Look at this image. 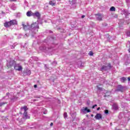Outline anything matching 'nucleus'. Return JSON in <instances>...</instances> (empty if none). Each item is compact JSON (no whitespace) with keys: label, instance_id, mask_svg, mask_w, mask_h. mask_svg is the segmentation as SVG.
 Listing matches in <instances>:
<instances>
[{"label":"nucleus","instance_id":"obj_1","mask_svg":"<svg viewBox=\"0 0 130 130\" xmlns=\"http://www.w3.org/2000/svg\"><path fill=\"white\" fill-rule=\"evenodd\" d=\"M20 109L21 111L22 110H24L23 116V119H29L30 118V116L28 115V112H27V110H28V107H27V106L21 107Z\"/></svg>","mask_w":130,"mask_h":130},{"label":"nucleus","instance_id":"obj_2","mask_svg":"<svg viewBox=\"0 0 130 130\" xmlns=\"http://www.w3.org/2000/svg\"><path fill=\"white\" fill-rule=\"evenodd\" d=\"M14 25H17L16 20H11L10 21L6 22L4 23V26L6 28H9V27H11V26H13Z\"/></svg>","mask_w":130,"mask_h":130},{"label":"nucleus","instance_id":"obj_3","mask_svg":"<svg viewBox=\"0 0 130 130\" xmlns=\"http://www.w3.org/2000/svg\"><path fill=\"white\" fill-rule=\"evenodd\" d=\"M126 90V88L124 86H122L121 85H119L118 86L117 91H119L120 92H124Z\"/></svg>","mask_w":130,"mask_h":130},{"label":"nucleus","instance_id":"obj_4","mask_svg":"<svg viewBox=\"0 0 130 130\" xmlns=\"http://www.w3.org/2000/svg\"><path fill=\"white\" fill-rule=\"evenodd\" d=\"M16 64V62L14 60H11L8 62L7 67L8 68H12L14 66V64Z\"/></svg>","mask_w":130,"mask_h":130},{"label":"nucleus","instance_id":"obj_5","mask_svg":"<svg viewBox=\"0 0 130 130\" xmlns=\"http://www.w3.org/2000/svg\"><path fill=\"white\" fill-rule=\"evenodd\" d=\"M14 69L16 70V71H18L19 72L23 70V68H22V66H21L19 64H16L14 66Z\"/></svg>","mask_w":130,"mask_h":130},{"label":"nucleus","instance_id":"obj_6","mask_svg":"<svg viewBox=\"0 0 130 130\" xmlns=\"http://www.w3.org/2000/svg\"><path fill=\"white\" fill-rule=\"evenodd\" d=\"M96 19L98 21H102V18H103V15L101 14H98L96 15Z\"/></svg>","mask_w":130,"mask_h":130},{"label":"nucleus","instance_id":"obj_7","mask_svg":"<svg viewBox=\"0 0 130 130\" xmlns=\"http://www.w3.org/2000/svg\"><path fill=\"white\" fill-rule=\"evenodd\" d=\"M94 118H95V119H98V120H99V119H101V118H102V115H101V114H97Z\"/></svg>","mask_w":130,"mask_h":130},{"label":"nucleus","instance_id":"obj_8","mask_svg":"<svg viewBox=\"0 0 130 130\" xmlns=\"http://www.w3.org/2000/svg\"><path fill=\"white\" fill-rule=\"evenodd\" d=\"M82 112H85V111H87V113L91 112V110L90 109H88L87 107H85L84 109L81 110Z\"/></svg>","mask_w":130,"mask_h":130},{"label":"nucleus","instance_id":"obj_9","mask_svg":"<svg viewBox=\"0 0 130 130\" xmlns=\"http://www.w3.org/2000/svg\"><path fill=\"white\" fill-rule=\"evenodd\" d=\"M55 4H56L55 0H53L49 2V4L51 5V6H54Z\"/></svg>","mask_w":130,"mask_h":130},{"label":"nucleus","instance_id":"obj_10","mask_svg":"<svg viewBox=\"0 0 130 130\" xmlns=\"http://www.w3.org/2000/svg\"><path fill=\"white\" fill-rule=\"evenodd\" d=\"M101 70V71H107V70H108V67L107 66H103Z\"/></svg>","mask_w":130,"mask_h":130},{"label":"nucleus","instance_id":"obj_11","mask_svg":"<svg viewBox=\"0 0 130 130\" xmlns=\"http://www.w3.org/2000/svg\"><path fill=\"white\" fill-rule=\"evenodd\" d=\"M113 109H114L115 110H117L118 109V106L116 104H114L113 105Z\"/></svg>","mask_w":130,"mask_h":130},{"label":"nucleus","instance_id":"obj_12","mask_svg":"<svg viewBox=\"0 0 130 130\" xmlns=\"http://www.w3.org/2000/svg\"><path fill=\"white\" fill-rule=\"evenodd\" d=\"M25 73L26 75H27V76H30V75H31V71H30L29 70H26L25 71Z\"/></svg>","mask_w":130,"mask_h":130},{"label":"nucleus","instance_id":"obj_13","mask_svg":"<svg viewBox=\"0 0 130 130\" xmlns=\"http://www.w3.org/2000/svg\"><path fill=\"white\" fill-rule=\"evenodd\" d=\"M111 95V92H107L104 95V97H109Z\"/></svg>","mask_w":130,"mask_h":130},{"label":"nucleus","instance_id":"obj_14","mask_svg":"<svg viewBox=\"0 0 130 130\" xmlns=\"http://www.w3.org/2000/svg\"><path fill=\"white\" fill-rule=\"evenodd\" d=\"M22 26L24 30H27L28 29V25H25V24H24V22H22Z\"/></svg>","mask_w":130,"mask_h":130},{"label":"nucleus","instance_id":"obj_15","mask_svg":"<svg viewBox=\"0 0 130 130\" xmlns=\"http://www.w3.org/2000/svg\"><path fill=\"white\" fill-rule=\"evenodd\" d=\"M26 15L27 16V17H31V16H32V12L28 11L26 13Z\"/></svg>","mask_w":130,"mask_h":130},{"label":"nucleus","instance_id":"obj_16","mask_svg":"<svg viewBox=\"0 0 130 130\" xmlns=\"http://www.w3.org/2000/svg\"><path fill=\"white\" fill-rule=\"evenodd\" d=\"M34 16H36L39 18V17L40 16V14H39V12H36L35 13H34Z\"/></svg>","mask_w":130,"mask_h":130},{"label":"nucleus","instance_id":"obj_17","mask_svg":"<svg viewBox=\"0 0 130 130\" xmlns=\"http://www.w3.org/2000/svg\"><path fill=\"white\" fill-rule=\"evenodd\" d=\"M8 103L7 102H3V103H0V107H2V106H4L5 104H7Z\"/></svg>","mask_w":130,"mask_h":130},{"label":"nucleus","instance_id":"obj_18","mask_svg":"<svg viewBox=\"0 0 130 130\" xmlns=\"http://www.w3.org/2000/svg\"><path fill=\"white\" fill-rule=\"evenodd\" d=\"M110 10L111 12H114V11H115V7H112Z\"/></svg>","mask_w":130,"mask_h":130},{"label":"nucleus","instance_id":"obj_19","mask_svg":"<svg viewBox=\"0 0 130 130\" xmlns=\"http://www.w3.org/2000/svg\"><path fill=\"white\" fill-rule=\"evenodd\" d=\"M126 80V79L124 77H122V78H121V82H122V83H124V82H125Z\"/></svg>","mask_w":130,"mask_h":130},{"label":"nucleus","instance_id":"obj_20","mask_svg":"<svg viewBox=\"0 0 130 130\" xmlns=\"http://www.w3.org/2000/svg\"><path fill=\"white\" fill-rule=\"evenodd\" d=\"M64 118H67L68 117V113L67 112H65L63 114Z\"/></svg>","mask_w":130,"mask_h":130},{"label":"nucleus","instance_id":"obj_21","mask_svg":"<svg viewBox=\"0 0 130 130\" xmlns=\"http://www.w3.org/2000/svg\"><path fill=\"white\" fill-rule=\"evenodd\" d=\"M102 25L103 26V27H106V26H107V23H106V22H103L102 23Z\"/></svg>","mask_w":130,"mask_h":130},{"label":"nucleus","instance_id":"obj_22","mask_svg":"<svg viewBox=\"0 0 130 130\" xmlns=\"http://www.w3.org/2000/svg\"><path fill=\"white\" fill-rule=\"evenodd\" d=\"M98 89L99 90V91H102V88L100 87L99 86H97Z\"/></svg>","mask_w":130,"mask_h":130},{"label":"nucleus","instance_id":"obj_23","mask_svg":"<svg viewBox=\"0 0 130 130\" xmlns=\"http://www.w3.org/2000/svg\"><path fill=\"white\" fill-rule=\"evenodd\" d=\"M126 34H127V36L130 37V31H127Z\"/></svg>","mask_w":130,"mask_h":130},{"label":"nucleus","instance_id":"obj_24","mask_svg":"<svg viewBox=\"0 0 130 130\" xmlns=\"http://www.w3.org/2000/svg\"><path fill=\"white\" fill-rule=\"evenodd\" d=\"M89 55H90V56L93 55V52H92L90 51V52H89Z\"/></svg>","mask_w":130,"mask_h":130},{"label":"nucleus","instance_id":"obj_25","mask_svg":"<svg viewBox=\"0 0 130 130\" xmlns=\"http://www.w3.org/2000/svg\"><path fill=\"white\" fill-rule=\"evenodd\" d=\"M108 112H109L108 110H106L105 111V113L106 114H108Z\"/></svg>","mask_w":130,"mask_h":130},{"label":"nucleus","instance_id":"obj_26","mask_svg":"<svg viewBox=\"0 0 130 130\" xmlns=\"http://www.w3.org/2000/svg\"><path fill=\"white\" fill-rule=\"evenodd\" d=\"M96 106H97V105H94L92 106V108L94 109L95 108V107H96Z\"/></svg>","mask_w":130,"mask_h":130},{"label":"nucleus","instance_id":"obj_27","mask_svg":"<svg viewBox=\"0 0 130 130\" xmlns=\"http://www.w3.org/2000/svg\"><path fill=\"white\" fill-rule=\"evenodd\" d=\"M10 2H17V0H10Z\"/></svg>","mask_w":130,"mask_h":130},{"label":"nucleus","instance_id":"obj_28","mask_svg":"<svg viewBox=\"0 0 130 130\" xmlns=\"http://www.w3.org/2000/svg\"><path fill=\"white\" fill-rule=\"evenodd\" d=\"M81 18H82V19H84V18H85V15H82L81 16Z\"/></svg>","mask_w":130,"mask_h":130},{"label":"nucleus","instance_id":"obj_29","mask_svg":"<svg viewBox=\"0 0 130 130\" xmlns=\"http://www.w3.org/2000/svg\"><path fill=\"white\" fill-rule=\"evenodd\" d=\"M34 88H37V85L35 84L34 86Z\"/></svg>","mask_w":130,"mask_h":130},{"label":"nucleus","instance_id":"obj_30","mask_svg":"<svg viewBox=\"0 0 130 130\" xmlns=\"http://www.w3.org/2000/svg\"><path fill=\"white\" fill-rule=\"evenodd\" d=\"M40 49H41V50H43L44 49H42V47H41L40 48Z\"/></svg>","mask_w":130,"mask_h":130},{"label":"nucleus","instance_id":"obj_31","mask_svg":"<svg viewBox=\"0 0 130 130\" xmlns=\"http://www.w3.org/2000/svg\"><path fill=\"white\" fill-rule=\"evenodd\" d=\"M50 125H51V126H52V125H53V123H52V122L51 123H50Z\"/></svg>","mask_w":130,"mask_h":130},{"label":"nucleus","instance_id":"obj_32","mask_svg":"<svg viewBox=\"0 0 130 130\" xmlns=\"http://www.w3.org/2000/svg\"><path fill=\"white\" fill-rule=\"evenodd\" d=\"M97 110H100V107L98 108Z\"/></svg>","mask_w":130,"mask_h":130},{"label":"nucleus","instance_id":"obj_33","mask_svg":"<svg viewBox=\"0 0 130 130\" xmlns=\"http://www.w3.org/2000/svg\"><path fill=\"white\" fill-rule=\"evenodd\" d=\"M128 80L129 81H130V77H128Z\"/></svg>","mask_w":130,"mask_h":130},{"label":"nucleus","instance_id":"obj_34","mask_svg":"<svg viewBox=\"0 0 130 130\" xmlns=\"http://www.w3.org/2000/svg\"><path fill=\"white\" fill-rule=\"evenodd\" d=\"M73 2H74V3H76V1L75 0H73Z\"/></svg>","mask_w":130,"mask_h":130},{"label":"nucleus","instance_id":"obj_35","mask_svg":"<svg viewBox=\"0 0 130 130\" xmlns=\"http://www.w3.org/2000/svg\"><path fill=\"white\" fill-rule=\"evenodd\" d=\"M37 28H39V26H38V25H37Z\"/></svg>","mask_w":130,"mask_h":130},{"label":"nucleus","instance_id":"obj_36","mask_svg":"<svg viewBox=\"0 0 130 130\" xmlns=\"http://www.w3.org/2000/svg\"><path fill=\"white\" fill-rule=\"evenodd\" d=\"M20 114H23V113L20 112Z\"/></svg>","mask_w":130,"mask_h":130},{"label":"nucleus","instance_id":"obj_37","mask_svg":"<svg viewBox=\"0 0 130 130\" xmlns=\"http://www.w3.org/2000/svg\"><path fill=\"white\" fill-rule=\"evenodd\" d=\"M7 95H10V93H7Z\"/></svg>","mask_w":130,"mask_h":130},{"label":"nucleus","instance_id":"obj_38","mask_svg":"<svg viewBox=\"0 0 130 130\" xmlns=\"http://www.w3.org/2000/svg\"><path fill=\"white\" fill-rule=\"evenodd\" d=\"M55 62H55V61H54V63H55Z\"/></svg>","mask_w":130,"mask_h":130},{"label":"nucleus","instance_id":"obj_39","mask_svg":"<svg viewBox=\"0 0 130 130\" xmlns=\"http://www.w3.org/2000/svg\"><path fill=\"white\" fill-rule=\"evenodd\" d=\"M116 130H120V129H116Z\"/></svg>","mask_w":130,"mask_h":130},{"label":"nucleus","instance_id":"obj_40","mask_svg":"<svg viewBox=\"0 0 130 130\" xmlns=\"http://www.w3.org/2000/svg\"><path fill=\"white\" fill-rule=\"evenodd\" d=\"M12 48H14V47H12Z\"/></svg>","mask_w":130,"mask_h":130}]
</instances>
